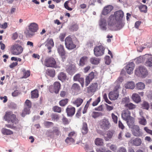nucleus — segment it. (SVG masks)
I'll list each match as a JSON object with an SVG mask.
<instances>
[{
    "label": "nucleus",
    "mask_w": 152,
    "mask_h": 152,
    "mask_svg": "<svg viewBox=\"0 0 152 152\" xmlns=\"http://www.w3.org/2000/svg\"><path fill=\"white\" fill-rule=\"evenodd\" d=\"M3 119L8 123L11 122L15 124L18 123L19 120L17 118L15 115L11 111H7L3 117Z\"/></svg>",
    "instance_id": "obj_1"
},
{
    "label": "nucleus",
    "mask_w": 152,
    "mask_h": 152,
    "mask_svg": "<svg viewBox=\"0 0 152 152\" xmlns=\"http://www.w3.org/2000/svg\"><path fill=\"white\" fill-rule=\"evenodd\" d=\"M43 64L45 66L47 67H52L55 68L58 67L55 59L52 57L46 58Z\"/></svg>",
    "instance_id": "obj_2"
},
{
    "label": "nucleus",
    "mask_w": 152,
    "mask_h": 152,
    "mask_svg": "<svg viewBox=\"0 0 152 152\" xmlns=\"http://www.w3.org/2000/svg\"><path fill=\"white\" fill-rule=\"evenodd\" d=\"M135 74L138 76L144 77L148 75V72L146 68L141 66L136 69Z\"/></svg>",
    "instance_id": "obj_3"
},
{
    "label": "nucleus",
    "mask_w": 152,
    "mask_h": 152,
    "mask_svg": "<svg viewBox=\"0 0 152 152\" xmlns=\"http://www.w3.org/2000/svg\"><path fill=\"white\" fill-rule=\"evenodd\" d=\"M65 44L66 48L69 50L74 49L76 46V45L73 42L72 39L70 36L67 37L65 38Z\"/></svg>",
    "instance_id": "obj_4"
},
{
    "label": "nucleus",
    "mask_w": 152,
    "mask_h": 152,
    "mask_svg": "<svg viewBox=\"0 0 152 152\" xmlns=\"http://www.w3.org/2000/svg\"><path fill=\"white\" fill-rule=\"evenodd\" d=\"M105 48L102 45L96 46L94 49V54L96 57L101 56L103 55L104 53Z\"/></svg>",
    "instance_id": "obj_5"
},
{
    "label": "nucleus",
    "mask_w": 152,
    "mask_h": 152,
    "mask_svg": "<svg viewBox=\"0 0 152 152\" xmlns=\"http://www.w3.org/2000/svg\"><path fill=\"white\" fill-rule=\"evenodd\" d=\"M99 125L100 128L102 130H107L111 126V124L107 119L104 118L100 121Z\"/></svg>",
    "instance_id": "obj_6"
},
{
    "label": "nucleus",
    "mask_w": 152,
    "mask_h": 152,
    "mask_svg": "<svg viewBox=\"0 0 152 152\" xmlns=\"http://www.w3.org/2000/svg\"><path fill=\"white\" fill-rule=\"evenodd\" d=\"M23 50V47L18 44L14 45L12 47L11 52L14 55H20L22 53Z\"/></svg>",
    "instance_id": "obj_7"
},
{
    "label": "nucleus",
    "mask_w": 152,
    "mask_h": 152,
    "mask_svg": "<svg viewBox=\"0 0 152 152\" xmlns=\"http://www.w3.org/2000/svg\"><path fill=\"white\" fill-rule=\"evenodd\" d=\"M57 48L58 53L64 61L66 59V52L63 45L59 44L58 45Z\"/></svg>",
    "instance_id": "obj_8"
},
{
    "label": "nucleus",
    "mask_w": 152,
    "mask_h": 152,
    "mask_svg": "<svg viewBox=\"0 0 152 152\" xmlns=\"http://www.w3.org/2000/svg\"><path fill=\"white\" fill-rule=\"evenodd\" d=\"M98 86L97 83H91L89 86L87 87V93L91 95H93L96 91Z\"/></svg>",
    "instance_id": "obj_9"
},
{
    "label": "nucleus",
    "mask_w": 152,
    "mask_h": 152,
    "mask_svg": "<svg viewBox=\"0 0 152 152\" xmlns=\"http://www.w3.org/2000/svg\"><path fill=\"white\" fill-rule=\"evenodd\" d=\"M61 88V84L59 82H56L53 86H50L49 87L50 91L53 93L54 92L56 94H58Z\"/></svg>",
    "instance_id": "obj_10"
},
{
    "label": "nucleus",
    "mask_w": 152,
    "mask_h": 152,
    "mask_svg": "<svg viewBox=\"0 0 152 152\" xmlns=\"http://www.w3.org/2000/svg\"><path fill=\"white\" fill-rule=\"evenodd\" d=\"M76 3V0H70L66 1L64 4L65 8L69 11L72 10V8L75 7Z\"/></svg>",
    "instance_id": "obj_11"
},
{
    "label": "nucleus",
    "mask_w": 152,
    "mask_h": 152,
    "mask_svg": "<svg viewBox=\"0 0 152 152\" xmlns=\"http://www.w3.org/2000/svg\"><path fill=\"white\" fill-rule=\"evenodd\" d=\"M97 73L96 72H91L88 76L86 77L85 81V86H87L97 76Z\"/></svg>",
    "instance_id": "obj_12"
},
{
    "label": "nucleus",
    "mask_w": 152,
    "mask_h": 152,
    "mask_svg": "<svg viewBox=\"0 0 152 152\" xmlns=\"http://www.w3.org/2000/svg\"><path fill=\"white\" fill-rule=\"evenodd\" d=\"M132 132L133 134L136 137H140L142 135V133L140 131L139 126L137 125H134L131 127Z\"/></svg>",
    "instance_id": "obj_13"
},
{
    "label": "nucleus",
    "mask_w": 152,
    "mask_h": 152,
    "mask_svg": "<svg viewBox=\"0 0 152 152\" xmlns=\"http://www.w3.org/2000/svg\"><path fill=\"white\" fill-rule=\"evenodd\" d=\"M73 80L75 81H78L80 83L82 87H84V79L81 77L80 74L78 73L75 75L73 77Z\"/></svg>",
    "instance_id": "obj_14"
},
{
    "label": "nucleus",
    "mask_w": 152,
    "mask_h": 152,
    "mask_svg": "<svg viewBox=\"0 0 152 152\" xmlns=\"http://www.w3.org/2000/svg\"><path fill=\"white\" fill-rule=\"evenodd\" d=\"M119 96V92L115 91H110L109 94V97L110 99L112 100L117 99Z\"/></svg>",
    "instance_id": "obj_15"
},
{
    "label": "nucleus",
    "mask_w": 152,
    "mask_h": 152,
    "mask_svg": "<svg viewBox=\"0 0 152 152\" xmlns=\"http://www.w3.org/2000/svg\"><path fill=\"white\" fill-rule=\"evenodd\" d=\"M114 15L117 21L120 20H122L124 16V13L123 11L119 10L115 12Z\"/></svg>",
    "instance_id": "obj_16"
},
{
    "label": "nucleus",
    "mask_w": 152,
    "mask_h": 152,
    "mask_svg": "<svg viewBox=\"0 0 152 152\" xmlns=\"http://www.w3.org/2000/svg\"><path fill=\"white\" fill-rule=\"evenodd\" d=\"M134 67V64L133 62L129 63L126 66V70L127 73L129 74L132 73Z\"/></svg>",
    "instance_id": "obj_17"
},
{
    "label": "nucleus",
    "mask_w": 152,
    "mask_h": 152,
    "mask_svg": "<svg viewBox=\"0 0 152 152\" xmlns=\"http://www.w3.org/2000/svg\"><path fill=\"white\" fill-rule=\"evenodd\" d=\"M113 9V7L110 5L105 6L103 9L102 12V14L104 15H106L109 13Z\"/></svg>",
    "instance_id": "obj_18"
},
{
    "label": "nucleus",
    "mask_w": 152,
    "mask_h": 152,
    "mask_svg": "<svg viewBox=\"0 0 152 152\" xmlns=\"http://www.w3.org/2000/svg\"><path fill=\"white\" fill-rule=\"evenodd\" d=\"M131 113L128 109L124 110L122 112L121 117L125 121L127 120L131 116Z\"/></svg>",
    "instance_id": "obj_19"
},
{
    "label": "nucleus",
    "mask_w": 152,
    "mask_h": 152,
    "mask_svg": "<svg viewBox=\"0 0 152 152\" xmlns=\"http://www.w3.org/2000/svg\"><path fill=\"white\" fill-rule=\"evenodd\" d=\"M66 71L69 74L72 75L74 73L77 71V68L74 64H71L67 66Z\"/></svg>",
    "instance_id": "obj_20"
},
{
    "label": "nucleus",
    "mask_w": 152,
    "mask_h": 152,
    "mask_svg": "<svg viewBox=\"0 0 152 152\" xmlns=\"http://www.w3.org/2000/svg\"><path fill=\"white\" fill-rule=\"evenodd\" d=\"M75 108L70 106H68L66 109V112L67 115L69 116H72L75 113Z\"/></svg>",
    "instance_id": "obj_21"
},
{
    "label": "nucleus",
    "mask_w": 152,
    "mask_h": 152,
    "mask_svg": "<svg viewBox=\"0 0 152 152\" xmlns=\"http://www.w3.org/2000/svg\"><path fill=\"white\" fill-rule=\"evenodd\" d=\"M117 22L115 18L114 15H111L109 17L107 21L108 25L109 26H113Z\"/></svg>",
    "instance_id": "obj_22"
},
{
    "label": "nucleus",
    "mask_w": 152,
    "mask_h": 152,
    "mask_svg": "<svg viewBox=\"0 0 152 152\" xmlns=\"http://www.w3.org/2000/svg\"><path fill=\"white\" fill-rule=\"evenodd\" d=\"M46 45L49 50L48 52H51V49L54 46V43L53 39H50L48 40Z\"/></svg>",
    "instance_id": "obj_23"
},
{
    "label": "nucleus",
    "mask_w": 152,
    "mask_h": 152,
    "mask_svg": "<svg viewBox=\"0 0 152 152\" xmlns=\"http://www.w3.org/2000/svg\"><path fill=\"white\" fill-rule=\"evenodd\" d=\"M124 86L126 89H133L135 87V83L133 81L128 82L125 84Z\"/></svg>",
    "instance_id": "obj_24"
},
{
    "label": "nucleus",
    "mask_w": 152,
    "mask_h": 152,
    "mask_svg": "<svg viewBox=\"0 0 152 152\" xmlns=\"http://www.w3.org/2000/svg\"><path fill=\"white\" fill-rule=\"evenodd\" d=\"M1 132L3 134L5 135H11L13 134L12 131L5 128H3L1 129Z\"/></svg>",
    "instance_id": "obj_25"
},
{
    "label": "nucleus",
    "mask_w": 152,
    "mask_h": 152,
    "mask_svg": "<svg viewBox=\"0 0 152 152\" xmlns=\"http://www.w3.org/2000/svg\"><path fill=\"white\" fill-rule=\"evenodd\" d=\"M37 29H28L25 32L27 37H31L34 34V33L36 32Z\"/></svg>",
    "instance_id": "obj_26"
},
{
    "label": "nucleus",
    "mask_w": 152,
    "mask_h": 152,
    "mask_svg": "<svg viewBox=\"0 0 152 152\" xmlns=\"http://www.w3.org/2000/svg\"><path fill=\"white\" fill-rule=\"evenodd\" d=\"M88 60V57L86 56H83L80 59L78 65L80 66H83L86 64Z\"/></svg>",
    "instance_id": "obj_27"
},
{
    "label": "nucleus",
    "mask_w": 152,
    "mask_h": 152,
    "mask_svg": "<svg viewBox=\"0 0 152 152\" xmlns=\"http://www.w3.org/2000/svg\"><path fill=\"white\" fill-rule=\"evenodd\" d=\"M133 100L136 103L140 102L141 101V98L140 96L136 93L133 94L132 96Z\"/></svg>",
    "instance_id": "obj_28"
},
{
    "label": "nucleus",
    "mask_w": 152,
    "mask_h": 152,
    "mask_svg": "<svg viewBox=\"0 0 152 152\" xmlns=\"http://www.w3.org/2000/svg\"><path fill=\"white\" fill-rule=\"evenodd\" d=\"M83 101V99L80 97H78L73 101L72 103L73 104L76 105L77 107H79L82 104Z\"/></svg>",
    "instance_id": "obj_29"
},
{
    "label": "nucleus",
    "mask_w": 152,
    "mask_h": 152,
    "mask_svg": "<svg viewBox=\"0 0 152 152\" xmlns=\"http://www.w3.org/2000/svg\"><path fill=\"white\" fill-rule=\"evenodd\" d=\"M99 25L101 28H105L107 25L106 20L104 18H101L99 21Z\"/></svg>",
    "instance_id": "obj_30"
},
{
    "label": "nucleus",
    "mask_w": 152,
    "mask_h": 152,
    "mask_svg": "<svg viewBox=\"0 0 152 152\" xmlns=\"http://www.w3.org/2000/svg\"><path fill=\"white\" fill-rule=\"evenodd\" d=\"M135 87L136 89L142 90L145 88V85L144 83L139 82L136 84Z\"/></svg>",
    "instance_id": "obj_31"
},
{
    "label": "nucleus",
    "mask_w": 152,
    "mask_h": 152,
    "mask_svg": "<svg viewBox=\"0 0 152 152\" xmlns=\"http://www.w3.org/2000/svg\"><path fill=\"white\" fill-rule=\"evenodd\" d=\"M88 129L87 124L85 122L83 123L81 129V132L83 134H86L88 132Z\"/></svg>",
    "instance_id": "obj_32"
},
{
    "label": "nucleus",
    "mask_w": 152,
    "mask_h": 152,
    "mask_svg": "<svg viewBox=\"0 0 152 152\" xmlns=\"http://www.w3.org/2000/svg\"><path fill=\"white\" fill-rule=\"evenodd\" d=\"M94 143L97 146H102L104 144L103 139L99 138H96L94 140Z\"/></svg>",
    "instance_id": "obj_33"
},
{
    "label": "nucleus",
    "mask_w": 152,
    "mask_h": 152,
    "mask_svg": "<svg viewBox=\"0 0 152 152\" xmlns=\"http://www.w3.org/2000/svg\"><path fill=\"white\" fill-rule=\"evenodd\" d=\"M55 133L56 136H58L59 135H61V133L59 130L58 128L57 127H55L53 128V131H50V130L47 131V133L49 134L50 133Z\"/></svg>",
    "instance_id": "obj_34"
},
{
    "label": "nucleus",
    "mask_w": 152,
    "mask_h": 152,
    "mask_svg": "<svg viewBox=\"0 0 152 152\" xmlns=\"http://www.w3.org/2000/svg\"><path fill=\"white\" fill-rule=\"evenodd\" d=\"M100 61V59L95 57H92L90 59V62L93 64H98L99 63Z\"/></svg>",
    "instance_id": "obj_35"
},
{
    "label": "nucleus",
    "mask_w": 152,
    "mask_h": 152,
    "mask_svg": "<svg viewBox=\"0 0 152 152\" xmlns=\"http://www.w3.org/2000/svg\"><path fill=\"white\" fill-rule=\"evenodd\" d=\"M46 73L47 75L53 77L55 75V71L54 69H48L46 71Z\"/></svg>",
    "instance_id": "obj_36"
},
{
    "label": "nucleus",
    "mask_w": 152,
    "mask_h": 152,
    "mask_svg": "<svg viewBox=\"0 0 152 152\" xmlns=\"http://www.w3.org/2000/svg\"><path fill=\"white\" fill-rule=\"evenodd\" d=\"M22 72L23 73V76L22 78H26L28 77L30 75V70L26 71L25 68H23L22 69Z\"/></svg>",
    "instance_id": "obj_37"
},
{
    "label": "nucleus",
    "mask_w": 152,
    "mask_h": 152,
    "mask_svg": "<svg viewBox=\"0 0 152 152\" xmlns=\"http://www.w3.org/2000/svg\"><path fill=\"white\" fill-rule=\"evenodd\" d=\"M132 142L134 145L138 146L140 145L142 141L140 138L137 137L133 140Z\"/></svg>",
    "instance_id": "obj_38"
},
{
    "label": "nucleus",
    "mask_w": 152,
    "mask_h": 152,
    "mask_svg": "<svg viewBox=\"0 0 152 152\" xmlns=\"http://www.w3.org/2000/svg\"><path fill=\"white\" fill-rule=\"evenodd\" d=\"M138 7L141 12L145 13L147 12V7L146 5L141 4Z\"/></svg>",
    "instance_id": "obj_39"
},
{
    "label": "nucleus",
    "mask_w": 152,
    "mask_h": 152,
    "mask_svg": "<svg viewBox=\"0 0 152 152\" xmlns=\"http://www.w3.org/2000/svg\"><path fill=\"white\" fill-rule=\"evenodd\" d=\"M129 127L130 128L133 125L134 122V119L132 117L130 116L127 120H126Z\"/></svg>",
    "instance_id": "obj_40"
},
{
    "label": "nucleus",
    "mask_w": 152,
    "mask_h": 152,
    "mask_svg": "<svg viewBox=\"0 0 152 152\" xmlns=\"http://www.w3.org/2000/svg\"><path fill=\"white\" fill-rule=\"evenodd\" d=\"M38 96V91L37 89H35L31 91V98L32 99L37 98Z\"/></svg>",
    "instance_id": "obj_41"
},
{
    "label": "nucleus",
    "mask_w": 152,
    "mask_h": 152,
    "mask_svg": "<svg viewBox=\"0 0 152 152\" xmlns=\"http://www.w3.org/2000/svg\"><path fill=\"white\" fill-rule=\"evenodd\" d=\"M113 134L112 132L110 131L107 132L106 135L104 136V140L106 141L109 140L112 138Z\"/></svg>",
    "instance_id": "obj_42"
},
{
    "label": "nucleus",
    "mask_w": 152,
    "mask_h": 152,
    "mask_svg": "<svg viewBox=\"0 0 152 152\" xmlns=\"http://www.w3.org/2000/svg\"><path fill=\"white\" fill-rule=\"evenodd\" d=\"M124 107L129 110H132L136 107L135 105L132 103H129L128 104L124 105Z\"/></svg>",
    "instance_id": "obj_43"
},
{
    "label": "nucleus",
    "mask_w": 152,
    "mask_h": 152,
    "mask_svg": "<svg viewBox=\"0 0 152 152\" xmlns=\"http://www.w3.org/2000/svg\"><path fill=\"white\" fill-rule=\"evenodd\" d=\"M58 77L59 80L63 81L65 80L66 76L65 73L61 72L58 75Z\"/></svg>",
    "instance_id": "obj_44"
},
{
    "label": "nucleus",
    "mask_w": 152,
    "mask_h": 152,
    "mask_svg": "<svg viewBox=\"0 0 152 152\" xmlns=\"http://www.w3.org/2000/svg\"><path fill=\"white\" fill-rule=\"evenodd\" d=\"M71 89L75 91H78L80 90V87L78 84L74 83L72 86Z\"/></svg>",
    "instance_id": "obj_45"
},
{
    "label": "nucleus",
    "mask_w": 152,
    "mask_h": 152,
    "mask_svg": "<svg viewBox=\"0 0 152 152\" xmlns=\"http://www.w3.org/2000/svg\"><path fill=\"white\" fill-rule=\"evenodd\" d=\"M104 115L103 113L101 112L94 111L91 114L92 117L94 118H96L99 116Z\"/></svg>",
    "instance_id": "obj_46"
},
{
    "label": "nucleus",
    "mask_w": 152,
    "mask_h": 152,
    "mask_svg": "<svg viewBox=\"0 0 152 152\" xmlns=\"http://www.w3.org/2000/svg\"><path fill=\"white\" fill-rule=\"evenodd\" d=\"M29 112L30 108L27 107H25L21 114V115L23 117H24L26 115L29 114Z\"/></svg>",
    "instance_id": "obj_47"
},
{
    "label": "nucleus",
    "mask_w": 152,
    "mask_h": 152,
    "mask_svg": "<svg viewBox=\"0 0 152 152\" xmlns=\"http://www.w3.org/2000/svg\"><path fill=\"white\" fill-rule=\"evenodd\" d=\"M75 140L72 137H67L65 140V142L69 145H71L75 142Z\"/></svg>",
    "instance_id": "obj_48"
},
{
    "label": "nucleus",
    "mask_w": 152,
    "mask_h": 152,
    "mask_svg": "<svg viewBox=\"0 0 152 152\" xmlns=\"http://www.w3.org/2000/svg\"><path fill=\"white\" fill-rule=\"evenodd\" d=\"M68 99H65L61 100L59 102L60 105L62 107L64 106L68 102Z\"/></svg>",
    "instance_id": "obj_49"
},
{
    "label": "nucleus",
    "mask_w": 152,
    "mask_h": 152,
    "mask_svg": "<svg viewBox=\"0 0 152 152\" xmlns=\"http://www.w3.org/2000/svg\"><path fill=\"white\" fill-rule=\"evenodd\" d=\"M142 108L143 109L148 110L149 107L148 103L146 102H144L141 104Z\"/></svg>",
    "instance_id": "obj_50"
},
{
    "label": "nucleus",
    "mask_w": 152,
    "mask_h": 152,
    "mask_svg": "<svg viewBox=\"0 0 152 152\" xmlns=\"http://www.w3.org/2000/svg\"><path fill=\"white\" fill-rule=\"evenodd\" d=\"M130 102V100L129 97H125L123 98L122 99L121 102L122 104H126L129 103Z\"/></svg>",
    "instance_id": "obj_51"
},
{
    "label": "nucleus",
    "mask_w": 152,
    "mask_h": 152,
    "mask_svg": "<svg viewBox=\"0 0 152 152\" xmlns=\"http://www.w3.org/2000/svg\"><path fill=\"white\" fill-rule=\"evenodd\" d=\"M139 122L140 124L143 126H145L147 124L146 120L144 117H143L142 118H140Z\"/></svg>",
    "instance_id": "obj_52"
},
{
    "label": "nucleus",
    "mask_w": 152,
    "mask_h": 152,
    "mask_svg": "<svg viewBox=\"0 0 152 152\" xmlns=\"http://www.w3.org/2000/svg\"><path fill=\"white\" fill-rule=\"evenodd\" d=\"M77 133L74 131H72L70 132L68 134V136L69 137H72L74 139H75L77 136Z\"/></svg>",
    "instance_id": "obj_53"
},
{
    "label": "nucleus",
    "mask_w": 152,
    "mask_h": 152,
    "mask_svg": "<svg viewBox=\"0 0 152 152\" xmlns=\"http://www.w3.org/2000/svg\"><path fill=\"white\" fill-rule=\"evenodd\" d=\"M53 110L54 112L58 113H60L61 111V107L57 106H54Z\"/></svg>",
    "instance_id": "obj_54"
},
{
    "label": "nucleus",
    "mask_w": 152,
    "mask_h": 152,
    "mask_svg": "<svg viewBox=\"0 0 152 152\" xmlns=\"http://www.w3.org/2000/svg\"><path fill=\"white\" fill-rule=\"evenodd\" d=\"M117 22L118 23V27L119 28H123L124 25L125 23L123 20L117 21Z\"/></svg>",
    "instance_id": "obj_55"
},
{
    "label": "nucleus",
    "mask_w": 152,
    "mask_h": 152,
    "mask_svg": "<svg viewBox=\"0 0 152 152\" xmlns=\"http://www.w3.org/2000/svg\"><path fill=\"white\" fill-rule=\"evenodd\" d=\"M28 28H38V26L37 24L33 23L30 24Z\"/></svg>",
    "instance_id": "obj_56"
},
{
    "label": "nucleus",
    "mask_w": 152,
    "mask_h": 152,
    "mask_svg": "<svg viewBox=\"0 0 152 152\" xmlns=\"http://www.w3.org/2000/svg\"><path fill=\"white\" fill-rule=\"evenodd\" d=\"M44 126L46 128H49L50 126H53V123L51 122L46 121L44 123Z\"/></svg>",
    "instance_id": "obj_57"
},
{
    "label": "nucleus",
    "mask_w": 152,
    "mask_h": 152,
    "mask_svg": "<svg viewBox=\"0 0 152 152\" xmlns=\"http://www.w3.org/2000/svg\"><path fill=\"white\" fill-rule=\"evenodd\" d=\"M100 101V97L99 96L97 99L95 100L92 103V105L93 106H96Z\"/></svg>",
    "instance_id": "obj_58"
},
{
    "label": "nucleus",
    "mask_w": 152,
    "mask_h": 152,
    "mask_svg": "<svg viewBox=\"0 0 152 152\" xmlns=\"http://www.w3.org/2000/svg\"><path fill=\"white\" fill-rule=\"evenodd\" d=\"M112 118L114 123L116 124L118 122V117L113 113L112 114Z\"/></svg>",
    "instance_id": "obj_59"
},
{
    "label": "nucleus",
    "mask_w": 152,
    "mask_h": 152,
    "mask_svg": "<svg viewBox=\"0 0 152 152\" xmlns=\"http://www.w3.org/2000/svg\"><path fill=\"white\" fill-rule=\"evenodd\" d=\"M25 104L27 106V107L30 108L31 107V102L28 99L26 100Z\"/></svg>",
    "instance_id": "obj_60"
},
{
    "label": "nucleus",
    "mask_w": 152,
    "mask_h": 152,
    "mask_svg": "<svg viewBox=\"0 0 152 152\" xmlns=\"http://www.w3.org/2000/svg\"><path fill=\"white\" fill-rule=\"evenodd\" d=\"M105 63L107 65H109L111 62L110 57L109 56H106L105 57Z\"/></svg>",
    "instance_id": "obj_61"
},
{
    "label": "nucleus",
    "mask_w": 152,
    "mask_h": 152,
    "mask_svg": "<svg viewBox=\"0 0 152 152\" xmlns=\"http://www.w3.org/2000/svg\"><path fill=\"white\" fill-rule=\"evenodd\" d=\"M66 33L64 32L61 33L59 36V38L61 41H63L64 39L66 36Z\"/></svg>",
    "instance_id": "obj_62"
},
{
    "label": "nucleus",
    "mask_w": 152,
    "mask_h": 152,
    "mask_svg": "<svg viewBox=\"0 0 152 152\" xmlns=\"http://www.w3.org/2000/svg\"><path fill=\"white\" fill-rule=\"evenodd\" d=\"M114 85H115V87L114 88L113 91H118V90L119 89L121 88L120 87V85L118 83H114Z\"/></svg>",
    "instance_id": "obj_63"
},
{
    "label": "nucleus",
    "mask_w": 152,
    "mask_h": 152,
    "mask_svg": "<svg viewBox=\"0 0 152 152\" xmlns=\"http://www.w3.org/2000/svg\"><path fill=\"white\" fill-rule=\"evenodd\" d=\"M144 129V130L148 133L152 135V130L148 129L147 127H145Z\"/></svg>",
    "instance_id": "obj_64"
}]
</instances>
